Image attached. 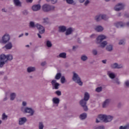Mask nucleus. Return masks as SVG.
Returning a JSON list of instances; mask_svg holds the SVG:
<instances>
[{
	"mask_svg": "<svg viewBox=\"0 0 129 129\" xmlns=\"http://www.w3.org/2000/svg\"><path fill=\"white\" fill-rule=\"evenodd\" d=\"M95 129H104V126H99L96 127Z\"/></svg>",
	"mask_w": 129,
	"mask_h": 129,
	"instance_id": "obj_42",
	"label": "nucleus"
},
{
	"mask_svg": "<svg viewBox=\"0 0 129 129\" xmlns=\"http://www.w3.org/2000/svg\"><path fill=\"white\" fill-rule=\"evenodd\" d=\"M8 118V116L6 115V114L4 113H3L2 115V119L5 120L6 119Z\"/></svg>",
	"mask_w": 129,
	"mask_h": 129,
	"instance_id": "obj_37",
	"label": "nucleus"
},
{
	"mask_svg": "<svg viewBox=\"0 0 129 129\" xmlns=\"http://www.w3.org/2000/svg\"><path fill=\"white\" fill-rule=\"evenodd\" d=\"M96 122L97 123H98V122H100V121H99L98 119H96Z\"/></svg>",
	"mask_w": 129,
	"mask_h": 129,
	"instance_id": "obj_57",
	"label": "nucleus"
},
{
	"mask_svg": "<svg viewBox=\"0 0 129 129\" xmlns=\"http://www.w3.org/2000/svg\"><path fill=\"white\" fill-rule=\"evenodd\" d=\"M5 48L7 49V50H9L10 49H12L13 45L11 43H9L5 45Z\"/></svg>",
	"mask_w": 129,
	"mask_h": 129,
	"instance_id": "obj_22",
	"label": "nucleus"
},
{
	"mask_svg": "<svg viewBox=\"0 0 129 129\" xmlns=\"http://www.w3.org/2000/svg\"><path fill=\"white\" fill-rule=\"evenodd\" d=\"M26 121L27 118H26V117L20 118L19 119V123L21 125L22 124H24V123H25V122H26Z\"/></svg>",
	"mask_w": 129,
	"mask_h": 129,
	"instance_id": "obj_14",
	"label": "nucleus"
},
{
	"mask_svg": "<svg viewBox=\"0 0 129 129\" xmlns=\"http://www.w3.org/2000/svg\"><path fill=\"white\" fill-rule=\"evenodd\" d=\"M56 94H57V95H58V96H59V95H61V91H56L55 92Z\"/></svg>",
	"mask_w": 129,
	"mask_h": 129,
	"instance_id": "obj_41",
	"label": "nucleus"
},
{
	"mask_svg": "<svg viewBox=\"0 0 129 129\" xmlns=\"http://www.w3.org/2000/svg\"><path fill=\"white\" fill-rule=\"evenodd\" d=\"M81 59L83 61H85L86 60H87V57L85 55H83L81 57Z\"/></svg>",
	"mask_w": 129,
	"mask_h": 129,
	"instance_id": "obj_39",
	"label": "nucleus"
},
{
	"mask_svg": "<svg viewBox=\"0 0 129 129\" xmlns=\"http://www.w3.org/2000/svg\"><path fill=\"white\" fill-rule=\"evenodd\" d=\"M29 26L31 28H35V27H37L40 34H44V33H45V28L44 27L39 24H37L35 25V23H34V22H30Z\"/></svg>",
	"mask_w": 129,
	"mask_h": 129,
	"instance_id": "obj_2",
	"label": "nucleus"
},
{
	"mask_svg": "<svg viewBox=\"0 0 129 129\" xmlns=\"http://www.w3.org/2000/svg\"><path fill=\"white\" fill-rule=\"evenodd\" d=\"M22 104L23 106H26V105H27V103L26 102H23Z\"/></svg>",
	"mask_w": 129,
	"mask_h": 129,
	"instance_id": "obj_51",
	"label": "nucleus"
},
{
	"mask_svg": "<svg viewBox=\"0 0 129 129\" xmlns=\"http://www.w3.org/2000/svg\"><path fill=\"white\" fill-rule=\"evenodd\" d=\"M39 129H43V128H44V125H43V123H42L41 122H39Z\"/></svg>",
	"mask_w": 129,
	"mask_h": 129,
	"instance_id": "obj_34",
	"label": "nucleus"
},
{
	"mask_svg": "<svg viewBox=\"0 0 129 129\" xmlns=\"http://www.w3.org/2000/svg\"><path fill=\"white\" fill-rule=\"evenodd\" d=\"M110 101V100L109 99H106L104 103H103V107H106V105H108V103H109V102Z\"/></svg>",
	"mask_w": 129,
	"mask_h": 129,
	"instance_id": "obj_20",
	"label": "nucleus"
},
{
	"mask_svg": "<svg viewBox=\"0 0 129 129\" xmlns=\"http://www.w3.org/2000/svg\"><path fill=\"white\" fill-rule=\"evenodd\" d=\"M57 1H58V0H51V3L53 4H56L57 3Z\"/></svg>",
	"mask_w": 129,
	"mask_h": 129,
	"instance_id": "obj_44",
	"label": "nucleus"
},
{
	"mask_svg": "<svg viewBox=\"0 0 129 129\" xmlns=\"http://www.w3.org/2000/svg\"><path fill=\"white\" fill-rule=\"evenodd\" d=\"M52 100L53 102L55 104H58L59 102H60V100L57 98H53Z\"/></svg>",
	"mask_w": 129,
	"mask_h": 129,
	"instance_id": "obj_24",
	"label": "nucleus"
},
{
	"mask_svg": "<svg viewBox=\"0 0 129 129\" xmlns=\"http://www.w3.org/2000/svg\"><path fill=\"white\" fill-rule=\"evenodd\" d=\"M7 61V60H2V58H1V55H0V67L1 68H2V67H3V66H4V64H5L6 62Z\"/></svg>",
	"mask_w": 129,
	"mask_h": 129,
	"instance_id": "obj_23",
	"label": "nucleus"
},
{
	"mask_svg": "<svg viewBox=\"0 0 129 129\" xmlns=\"http://www.w3.org/2000/svg\"><path fill=\"white\" fill-rule=\"evenodd\" d=\"M112 68L119 69L120 68H122V64H118L116 63H114L111 66Z\"/></svg>",
	"mask_w": 129,
	"mask_h": 129,
	"instance_id": "obj_15",
	"label": "nucleus"
},
{
	"mask_svg": "<svg viewBox=\"0 0 129 129\" xmlns=\"http://www.w3.org/2000/svg\"><path fill=\"white\" fill-rule=\"evenodd\" d=\"M65 80H66V79H65V77H62L61 78V79H60V81H61V83H65Z\"/></svg>",
	"mask_w": 129,
	"mask_h": 129,
	"instance_id": "obj_38",
	"label": "nucleus"
},
{
	"mask_svg": "<svg viewBox=\"0 0 129 129\" xmlns=\"http://www.w3.org/2000/svg\"><path fill=\"white\" fill-rule=\"evenodd\" d=\"M88 4H89V1L87 0V1L85 2L84 5H85V6H87V5H88Z\"/></svg>",
	"mask_w": 129,
	"mask_h": 129,
	"instance_id": "obj_45",
	"label": "nucleus"
},
{
	"mask_svg": "<svg viewBox=\"0 0 129 129\" xmlns=\"http://www.w3.org/2000/svg\"><path fill=\"white\" fill-rule=\"evenodd\" d=\"M125 85H126V86H129V82H128V81H127L125 82Z\"/></svg>",
	"mask_w": 129,
	"mask_h": 129,
	"instance_id": "obj_46",
	"label": "nucleus"
},
{
	"mask_svg": "<svg viewBox=\"0 0 129 129\" xmlns=\"http://www.w3.org/2000/svg\"><path fill=\"white\" fill-rule=\"evenodd\" d=\"M85 0H80V3H84Z\"/></svg>",
	"mask_w": 129,
	"mask_h": 129,
	"instance_id": "obj_55",
	"label": "nucleus"
},
{
	"mask_svg": "<svg viewBox=\"0 0 129 129\" xmlns=\"http://www.w3.org/2000/svg\"><path fill=\"white\" fill-rule=\"evenodd\" d=\"M14 3L16 7H21V3L20 0H14Z\"/></svg>",
	"mask_w": 129,
	"mask_h": 129,
	"instance_id": "obj_18",
	"label": "nucleus"
},
{
	"mask_svg": "<svg viewBox=\"0 0 129 129\" xmlns=\"http://www.w3.org/2000/svg\"><path fill=\"white\" fill-rule=\"evenodd\" d=\"M108 18L106 17L105 15H100L99 16H96L95 19L97 22H99L100 20H104V21H106Z\"/></svg>",
	"mask_w": 129,
	"mask_h": 129,
	"instance_id": "obj_7",
	"label": "nucleus"
},
{
	"mask_svg": "<svg viewBox=\"0 0 129 129\" xmlns=\"http://www.w3.org/2000/svg\"><path fill=\"white\" fill-rule=\"evenodd\" d=\"M24 15H28V11L27 10H25L23 11Z\"/></svg>",
	"mask_w": 129,
	"mask_h": 129,
	"instance_id": "obj_48",
	"label": "nucleus"
},
{
	"mask_svg": "<svg viewBox=\"0 0 129 129\" xmlns=\"http://www.w3.org/2000/svg\"><path fill=\"white\" fill-rule=\"evenodd\" d=\"M115 26L116 27V28H121V27H124V23L121 22H117L115 23Z\"/></svg>",
	"mask_w": 129,
	"mask_h": 129,
	"instance_id": "obj_16",
	"label": "nucleus"
},
{
	"mask_svg": "<svg viewBox=\"0 0 129 129\" xmlns=\"http://www.w3.org/2000/svg\"><path fill=\"white\" fill-rule=\"evenodd\" d=\"M26 47H29V45H26Z\"/></svg>",
	"mask_w": 129,
	"mask_h": 129,
	"instance_id": "obj_64",
	"label": "nucleus"
},
{
	"mask_svg": "<svg viewBox=\"0 0 129 129\" xmlns=\"http://www.w3.org/2000/svg\"><path fill=\"white\" fill-rule=\"evenodd\" d=\"M104 39H106V36L103 35H100L97 38V42H102Z\"/></svg>",
	"mask_w": 129,
	"mask_h": 129,
	"instance_id": "obj_11",
	"label": "nucleus"
},
{
	"mask_svg": "<svg viewBox=\"0 0 129 129\" xmlns=\"http://www.w3.org/2000/svg\"><path fill=\"white\" fill-rule=\"evenodd\" d=\"M55 78L57 80H59V79H60L61 78V73H57L56 75Z\"/></svg>",
	"mask_w": 129,
	"mask_h": 129,
	"instance_id": "obj_30",
	"label": "nucleus"
},
{
	"mask_svg": "<svg viewBox=\"0 0 129 129\" xmlns=\"http://www.w3.org/2000/svg\"><path fill=\"white\" fill-rule=\"evenodd\" d=\"M42 10L43 11V12L47 13L51 11H54V10H55V7L48 4H44L43 6H42Z\"/></svg>",
	"mask_w": 129,
	"mask_h": 129,
	"instance_id": "obj_4",
	"label": "nucleus"
},
{
	"mask_svg": "<svg viewBox=\"0 0 129 129\" xmlns=\"http://www.w3.org/2000/svg\"><path fill=\"white\" fill-rule=\"evenodd\" d=\"M102 90V88L101 87H98L96 89V91H97V92H100V91H101Z\"/></svg>",
	"mask_w": 129,
	"mask_h": 129,
	"instance_id": "obj_35",
	"label": "nucleus"
},
{
	"mask_svg": "<svg viewBox=\"0 0 129 129\" xmlns=\"http://www.w3.org/2000/svg\"><path fill=\"white\" fill-rule=\"evenodd\" d=\"M3 42L4 44L10 41V35L9 34H5L2 38Z\"/></svg>",
	"mask_w": 129,
	"mask_h": 129,
	"instance_id": "obj_9",
	"label": "nucleus"
},
{
	"mask_svg": "<svg viewBox=\"0 0 129 129\" xmlns=\"http://www.w3.org/2000/svg\"><path fill=\"white\" fill-rule=\"evenodd\" d=\"M32 9L34 11V12L40 11V10H41V5H40V4L33 5L32 7Z\"/></svg>",
	"mask_w": 129,
	"mask_h": 129,
	"instance_id": "obj_10",
	"label": "nucleus"
},
{
	"mask_svg": "<svg viewBox=\"0 0 129 129\" xmlns=\"http://www.w3.org/2000/svg\"><path fill=\"white\" fill-rule=\"evenodd\" d=\"M73 80H74V81L78 83L79 85H80V86H82V85L83 84V83L81 82V80L80 79V78H79V76H78V75H77V74L75 73H74Z\"/></svg>",
	"mask_w": 129,
	"mask_h": 129,
	"instance_id": "obj_5",
	"label": "nucleus"
},
{
	"mask_svg": "<svg viewBox=\"0 0 129 129\" xmlns=\"http://www.w3.org/2000/svg\"><path fill=\"white\" fill-rule=\"evenodd\" d=\"M44 23H48V18L43 19Z\"/></svg>",
	"mask_w": 129,
	"mask_h": 129,
	"instance_id": "obj_47",
	"label": "nucleus"
},
{
	"mask_svg": "<svg viewBox=\"0 0 129 129\" xmlns=\"http://www.w3.org/2000/svg\"><path fill=\"white\" fill-rule=\"evenodd\" d=\"M35 67H29L27 69V72L30 73V72H33V71H35Z\"/></svg>",
	"mask_w": 129,
	"mask_h": 129,
	"instance_id": "obj_26",
	"label": "nucleus"
},
{
	"mask_svg": "<svg viewBox=\"0 0 129 129\" xmlns=\"http://www.w3.org/2000/svg\"><path fill=\"white\" fill-rule=\"evenodd\" d=\"M106 45H107V42L106 41H103L100 43V46L102 48H104Z\"/></svg>",
	"mask_w": 129,
	"mask_h": 129,
	"instance_id": "obj_29",
	"label": "nucleus"
},
{
	"mask_svg": "<svg viewBox=\"0 0 129 129\" xmlns=\"http://www.w3.org/2000/svg\"><path fill=\"white\" fill-rule=\"evenodd\" d=\"M66 2L69 5H72V4L74 3V1H73V0H66Z\"/></svg>",
	"mask_w": 129,
	"mask_h": 129,
	"instance_id": "obj_36",
	"label": "nucleus"
},
{
	"mask_svg": "<svg viewBox=\"0 0 129 129\" xmlns=\"http://www.w3.org/2000/svg\"><path fill=\"white\" fill-rule=\"evenodd\" d=\"M46 46L48 47V48H51V47H52V43H51V42L49 40H48L46 42Z\"/></svg>",
	"mask_w": 129,
	"mask_h": 129,
	"instance_id": "obj_32",
	"label": "nucleus"
},
{
	"mask_svg": "<svg viewBox=\"0 0 129 129\" xmlns=\"http://www.w3.org/2000/svg\"><path fill=\"white\" fill-rule=\"evenodd\" d=\"M93 53L94 55H97V51L96 50H93Z\"/></svg>",
	"mask_w": 129,
	"mask_h": 129,
	"instance_id": "obj_43",
	"label": "nucleus"
},
{
	"mask_svg": "<svg viewBox=\"0 0 129 129\" xmlns=\"http://www.w3.org/2000/svg\"><path fill=\"white\" fill-rule=\"evenodd\" d=\"M37 36H38V37L41 39V38H42V36H41V35H40V34L38 33L37 34Z\"/></svg>",
	"mask_w": 129,
	"mask_h": 129,
	"instance_id": "obj_52",
	"label": "nucleus"
},
{
	"mask_svg": "<svg viewBox=\"0 0 129 129\" xmlns=\"http://www.w3.org/2000/svg\"><path fill=\"white\" fill-rule=\"evenodd\" d=\"M89 94L88 93H85L84 98L83 100H81L80 102V104L82 105V107L84 108V110L85 111H87L88 110V108H87V106H86V101H88L89 100Z\"/></svg>",
	"mask_w": 129,
	"mask_h": 129,
	"instance_id": "obj_1",
	"label": "nucleus"
},
{
	"mask_svg": "<svg viewBox=\"0 0 129 129\" xmlns=\"http://www.w3.org/2000/svg\"><path fill=\"white\" fill-rule=\"evenodd\" d=\"M124 44V40H121L119 42V45H123Z\"/></svg>",
	"mask_w": 129,
	"mask_h": 129,
	"instance_id": "obj_40",
	"label": "nucleus"
},
{
	"mask_svg": "<svg viewBox=\"0 0 129 129\" xmlns=\"http://www.w3.org/2000/svg\"><path fill=\"white\" fill-rule=\"evenodd\" d=\"M23 36H24V34H21V35H20L19 36V38H21V37H23Z\"/></svg>",
	"mask_w": 129,
	"mask_h": 129,
	"instance_id": "obj_54",
	"label": "nucleus"
},
{
	"mask_svg": "<svg viewBox=\"0 0 129 129\" xmlns=\"http://www.w3.org/2000/svg\"><path fill=\"white\" fill-rule=\"evenodd\" d=\"M59 32H62V33H64L66 31V27L65 26H59Z\"/></svg>",
	"mask_w": 129,
	"mask_h": 129,
	"instance_id": "obj_21",
	"label": "nucleus"
},
{
	"mask_svg": "<svg viewBox=\"0 0 129 129\" xmlns=\"http://www.w3.org/2000/svg\"><path fill=\"white\" fill-rule=\"evenodd\" d=\"M76 48V46H74L73 47V50H74V49H75Z\"/></svg>",
	"mask_w": 129,
	"mask_h": 129,
	"instance_id": "obj_61",
	"label": "nucleus"
},
{
	"mask_svg": "<svg viewBox=\"0 0 129 129\" xmlns=\"http://www.w3.org/2000/svg\"><path fill=\"white\" fill-rule=\"evenodd\" d=\"M116 83H117V84H119V82L118 81H117L116 82Z\"/></svg>",
	"mask_w": 129,
	"mask_h": 129,
	"instance_id": "obj_60",
	"label": "nucleus"
},
{
	"mask_svg": "<svg viewBox=\"0 0 129 129\" xmlns=\"http://www.w3.org/2000/svg\"><path fill=\"white\" fill-rule=\"evenodd\" d=\"M41 66H45V65H46V62H43L41 63Z\"/></svg>",
	"mask_w": 129,
	"mask_h": 129,
	"instance_id": "obj_50",
	"label": "nucleus"
},
{
	"mask_svg": "<svg viewBox=\"0 0 129 129\" xmlns=\"http://www.w3.org/2000/svg\"><path fill=\"white\" fill-rule=\"evenodd\" d=\"M72 28H68L67 30V31L66 32V35L67 36H68V35H70V34H71V33H72Z\"/></svg>",
	"mask_w": 129,
	"mask_h": 129,
	"instance_id": "obj_25",
	"label": "nucleus"
},
{
	"mask_svg": "<svg viewBox=\"0 0 129 129\" xmlns=\"http://www.w3.org/2000/svg\"><path fill=\"white\" fill-rule=\"evenodd\" d=\"M26 3H33V0H26Z\"/></svg>",
	"mask_w": 129,
	"mask_h": 129,
	"instance_id": "obj_49",
	"label": "nucleus"
},
{
	"mask_svg": "<svg viewBox=\"0 0 129 129\" xmlns=\"http://www.w3.org/2000/svg\"><path fill=\"white\" fill-rule=\"evenodd\" d=\"M25 112H27V113H30V115H33L34 114V111L31 108H26L25 109Z\"/></svg>",
	"mask_w": 129,
	"mask_h": 129,
	"instance_id": "obj_12",
	"label": "nucleus"
},
{
	"mask_svg": "<svg viewBox=\"0 0 129 129\" xmlns=\"http://www.w3.org/2000/svg\"><path fill=\"white\" fill-rule=\"evenodd\" d=\"M106 50L107 51H111L112 50V45H107L106 47Z\"/></svg>",
	"mask_w": 129,
	"mask_h": 129,
	"instance_id": "obj_31",
	"label": "nucleus"
},
{
	"mask_svg": "<svg viewBox=\"0 0 129 129\" xmlns=\"http://www.w3.org/2000/svg\"><path fill=\"white\" fill-rule=\"evenodd\" d=\"M8 99V98L7 97H6L4 98V101H5L6 100H7Z\"/></svg>",
	"mask_w": 129,
	"mask_h": 129,
	"instance_id": "obj_58",
	"label": "nucleus"
},
{
	"mask_svg": "<svg viewBox=\"0 0 129 129\" xmlns=\"http://www.w3.org/2000/svg\"><path fill=\"white\" fill-rule=\"evenodd\" d=\"M125 16L126 17V18H129V15L125 14Z\"/></svg>",
	"mask_w": 129,
	"mask_h": 129,
	"instance_id": "obj_56",
	"label": "nucleus"
},
{
	"mask_svg": "<svg viewBox=\"0 0 129 129\" xmlns=\"http://www.w3.org/2000/svg\"><path fill=\"white\" fill-rule=\"evenodd\" d=\"M10 99L11 100H14L15 98H16V93H12L10 95Z\"/></svg>",
	"mask_w": 129,
	"mask_h": 129,
	"instance_id": "obj_28",
	"label": "nucleus"
},
{
	"mask_svg": "<svg viewBox=\"0 0 129 129\" xmlns=\"http://www.w3.org/2000/svg\"><path fill=\"white\" fill-rule=\"evenodd\" d=\"M124 8V5L122 4H118L117 5L115 6V7L114 8V11H116V12H118L119 11H121V10H122Z\"/></svg>",
	"mask_w": 129,
	"mask_h": 129,
	"instance_id": "obj_8",
	"label": "nucleus"
},
{
	"mask_svg": "<svg viewBox=\"0 0 129 129\" xmlns=\"http://www.w3.org/2000/svg\"><path fill=\"white\" fill-rule=\"evenodd\" d=\"M2 12H6V9H2Z\"/></svg>",
	"mask_w": 129,
	"mask_h": 129,
	"instance_id": "obj_59",
	"label": "nucleus"
},
{
	"mask_svg": "<svg viewBox=\"0 0 129 129\" xmlns=\"http://www.w3.org/2000/svg\"><path fill=\"white\" fill-rule=\"evenodd\" d=\"M95 31L97 32H102L103 31V27H101L100 26H97L95 28Z\"/></svg>",
	"mask_w": 129,
	"mask_h": 129,
	"instance_id": "obj_17",
	"label": "nucleus"
},
{
	"mask_svg": "<svg viewBox=\"0 0 129 129\" xmlns=\"http://www.w3.org/2000/svg\"><path fill=\"white\" fill-rule=\"evenodd\" d=\"M1 60H5L6 61L9 60V61H11V60H13V55L9 54L7 56L5 54H1Z\"/></svg>",
	"mask_w": 129,
	"mask_h": 129,
	"instance_id": "obj_6",
	"label": "nucleus"
},
{
	"mask_svg": "<svg viewBox=\"0 0 129 129\" xmlns=\"http://www.w3.org/2000/svg\"><path fill=\"white\" fill-rule=\"evenodd\" d=\"M108 74L110 78H111V79H113V78L115 77V75H114V74L113 73H108Z\"/></svg>",
	"mask_w": 129,
	"mask_h": 129,
	"instance_id": "obj_33",
	"label": "nucleus"
},
{
	"mask_svg": "<svg viewBox=\"0 0 129 129\" xmlns=\"http://www.w3.org/2000/svg\"><path fill=\"white\" fill-rule=\"evenodd\" d=\"M98 118L100 120H103L104 122H108V121H111L113 118L112 116H107L106 115H99Z\"/></svg>",
	"mask_w": 129,
	"mask_h": 129,
	"instance_id": "obj_3",
	"label": "nucleus"
},
{
	"mask_svg": "<svg viewBox=\"0 0 129 129\" xmlns=\"http://www.w3.org/2000/svg\"><path fill=\"white\" fill-rule=\"evenodd\" d=\"M126 25L128 26H129V22L126 23Z\"/></svg>",
	"mask_w": 129,
	"mask_h": 129,
	"instance_id": "obj_63",
	"label": "nucleus"
},
{
	"mask_svg": "<svg viewBox=\"0 0 129 129\" xmlns=\"http://www.w3.org/2000/svg\"><path fill=\"white\" fill-rule=\"evenodd\" d=\"M102 63H103L104 64H105L106 63V60H103L102 61Z\"/></svg>",
	"mask_w": 129,
	"mask_h": 129,
	"instance_id": "obj_53",
	"label": "nucleus"
},
{
	"mask_svg": "<svg viewBox=\"0 0 129 129\" xmlns=\"http://www.w3.org/2000/svg\"><path fill=\"white\" fill-rule=\"evenodd\" d=\"M86 117H87V114L85 113H83L80 115V118L81 119H85Z\"/></svg>",
	"mask_w": 129,
	"mask_h": 129,
	"instance_id": "obj_19",
	"label": "nucleus"
},
{
	"mask_svg": "<svg viewBox=\"0 0 129 129\" xmlns=\"http://www.w3.org/2000/svg\"><path fill=\"white\" fill-rule=\"evenodd\" d=\"M51 84L53 85V86H54L55 89H58V88H59V84L58 83H56V80H52L51 82Z\"/></svg>",
	"mask_w": 129,
	"mask_h": 129,
	"instance_id": "obj_13",
	"label": "nucleus"
},
{
	"mask_svg": "<svg viewBox=\"0 0 129 129\" xmlns=\"http://www.w3.org/2000/svg\"><path fill=\"white\" fill-rule=\"evenodd\" d=\"M59 58H63V59H65L66 58V53L65 52H62L59 54Z\"/></svg>",
	"mask_w": 129,
	"mask_h": 129,
	"instance_id": "obj_27",
	"label": "nucleus"
},
{
	"mask_svg": "<svg viewBox=\"0 0 129 129\" xmlns=\"http://www.w3.org/2000/svg\"><path fill=\"white\" fill-rule=\"evenodd\" d=\"M28 35H29V33H25V35H26V36H28Z\"/></svg>",
	"mask_w": 129,
	"mask_h": 129,
	"instance_id": "obj_62",
	"label": "nucleus"
}]
</instances>
